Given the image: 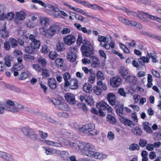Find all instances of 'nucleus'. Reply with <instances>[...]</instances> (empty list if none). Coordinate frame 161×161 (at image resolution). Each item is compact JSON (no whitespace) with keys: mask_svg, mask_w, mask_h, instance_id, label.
Returning a JSON list of instances; mask_svg holds the SVG:
<instances>
[{"mask_svg":"<svg viewBox=\"0 0 161 161\" xmlns=\"http://www.w3.org/2000/svg\"><path fill=\"white\" fill-rule=\"evenodd\" d=\"M76 150H80L83 154L89 157L96 159H104L107 157L106 155L98 152H95L94 146L91 143L77 141Z\"/></svg>","mask_w":161,"mask_h":161,"instance_id":"nucleus-1","label":"nucleus"},{"mask_svg":"<svg viewBox=\"0 0 161 161\" xmlns=\"http://www.w3.org/2000/svg\"><path fill=\"white\" fill-rule=\"evenodd\" d=\"M87 43H84L81 47V50L83 55L86 57H91L94 53V50L92 44L90 42H87Z\"/></svg>","mask_w":161,"mask_h":161,"instance_id":"nucleus-2","label":"nucleus"},{"mask_svg":"<svg viewBox=\"0 0 161 161\" xmlns=\"http://www.w3.org/2000/svg\"><path fill=\"white\" fill-rule=\"evenodd\" d=\"M138 17L139 18L142 20L144 21L147 20V17L152 20H156L158 22L161 21V19L160 18L156 16H153L150 14H148L146 13H144L143 12H139Z\"/></svg>","mask_w":161,"mask_h":161,"instance_id":"nucleus-3","label":"nucleus"},{"mask_svg":"<svg viewBox=\"0 0 161 161\" xmlns=\"http://www.w3.org/2000/svg\"><path fill=\"white\" fill-rule=\"evenodd\" d=\"M39 33L47 38H51L54 36L55 34L51 29L49 28L47 29L44 27H41L39 29Z\"/></svg>","mask_w":161,"mask_h":161,"instance_id":"nucleus-4","label":"nucleus"},{"mask_svg":"<svg viewBox=\"0 0 161 161\" xmlns=\"http://www.w3.org/2000/svg\"><path fill=\"white\" fill-rule=\"evenodd\" d=\"M21 130L23 134L31 139L35 138L34 132L32 129L27 127L21 128Z\"/></svg>","mask_w":161,"mask_h":161,"instance_id":"nucleus-5","label":"nucleus"},{"mask_svg":"<svg viewBox=\"0 0 161 161\" xmlns=\"http://www.w3.org/2000/svg\"><path fill=\"white\" fill-rule=\"evenodd\" d=\"M95 125L92 123L86 124L79 129L80 131H82L85 133H90L95 129Z\"/></svg>","mask_w":161,"mask_h":161,"instance_id":"nucleus-6","label":"nucleus"},{"mask_svg":"<svg viewBox=\"0 0 161 161\" xmlns=\"http://www.w3.org/2000/svg\"><path fill=\"white\" fill-rule=\"evenodd\" d=\"M97 108L99 110H107L110 113H112V108L106 103L102 101L97 103Z\"/></svg>","mask_w":161,"mask_h":161,"instance_id":"nucleus-7","label":"nucleus"},{"mask_svg":"<svg viewBox=\"0 0 161 161\" xmlns=\"http://www.w3.org/2000/svg\"><path fill=\"white\" fill-rule=\"evenodd\" d=\"M122 83V79L119 76L112 77L110 79L111 85L114 87H117Z\"/></svg>","mask_w":161,"mask_h":161,"instance_id":"nucleus-8","label":"nucleus"},{"mask_svg":"<svg viewBox=\"0 0 161 161\" xmlns=\"http://www.w3.org/2000/svg\"><path fill=\"white\" fill-rule=\"evenodd\" d=\"M2 104H5V105L10 109V110H7L13 112H18L17 108L14 107V103L13 102L8 100L6 102H2Z\"/></svg>","mask_w":161,"mask_h":161,"instance_id":"nucleus-9","label":"nucleus"},{"mask_svg":"<svg viewBox=\"0 0 161 161\" xmlns=\"http://www.w3.org/2000/svg\"><path fill=\"white\" fill-rule=\"evenodd\" d=\"M64 42L67 45H70L75 41V38L72 35H69L64 37L63 38Z\"/></svg>","mask_w":161,"mask_h":161,"instance_id":"nucleus-10","label":"nucleus"},{"mask_svg":"<svg viewBox=\"0 0 161 161\" xmlns=\"http://www.w3.org/2000/svg\"><path fill=\"white\" fill-rule=\"evenodd\" d=\"M111 36L109 37H107L104 36L99 35L97 40L100 42V45L102 47H104L105 44L107 42H108L109 40H111Z\"/></svg>","mask_w":161,"mask_h":161,"instance_id":"nucleus-11","label":"nucleus"},{"mask_svg":"<svg viewBox=\"0 0 161 161\" xmlns=\"http://www.w3.org/2000/svg\"><path fill=\"white\" fill-rule=\"evenodd\" d=\"M69 86L72 89H76L78 88V82L76 79H72L68 82V84L65 85L64 87H66Z\"/></svg>","mask_w":161,"mask_h":161,"instance_id":"nucleus-12","label":"nucleus"},{"mask_svg":"<svg viewBox=\"0 0 161 161\" xmlns=\"http://www.w3.org/2000/svg\"><path fill=\"white\" fill-rule=\"evenodd\" d=\"M74 26L79 31H81L84 33L88 35H90L92 32L90 29L87 30L85 27H82L81 25L79 23H75Z\"/></svg>","mask_w":161,"mask_h":161,"instance_id":"nucleus-13","label":"nucleus"},{"mask_svg":"<svg viewBox=\"0 0 161 161\" xmlns=\"http://www.w3.org/2000/svg\"><path fill=\"white\" fill-rule=\"evenodd\" d=\"M65 98L68 103L70 104L74 105L76 101L74 95L70 93H66L65 95Z\"/></svg>","mask_w":161,"mask_h":161,"instance_id":"nucleus-14","label":"nucleus"},{"mask_svg":"<svg viewBox=\"0 0 161 161\" xmlns=\"http://www.w3.org/2000/svg\"><path fill=\"white\" fill-rule=\"evenodd\" d=\"M58 142H55L48 140H45L44 142L47 145L54 146L57 147H62V143L59 141V139L58 140Z\"/></svg>","mask_w":161,"mask_h":161,"instance_id":"nucleus-15","label":"nucleus"},{"mask_svg":"<svg viewBox=\"0 0 161 161\" xmlns=\"http://www.w3.org/2000/svg\"><path fill=\"white\" fill-rule=\"evenodd\" d=\"M119 73L124 79H127L129 76L130 73L128 69L124 67L121 66L119 69Z\"/></svg>","mask_w":161,"mask_h":161,"instance_id":"nucleus-16","label":"nucleus"},{"mask_svg":"<svg viewBox=\"0 0 161 161\" xmlns=\"http://www.w3.org/2000/svg\"><path fill=\"white\" fill-rule=\"evenodd\" d=\"M150 59V56L149 55V53H147L146 57H141L140 58H138V60L141 65L144 66L145 63H148L149 62Z\"/></svg>","mask_w":161,"mask_h":161,"instance_id":"nucleus-17","label":"nucleus"},{"mask_svg":"<svg viewBox=\"0 0 161 161\" xmlns=\"http://www.w3.org/2000/svg\"><path fill=\"white\" fill-rule=\"evenodd\" d=\"M107 99L110 105L113 106L116 104L115 96L113 93L108 94L107 96Z\"/></svg>","mask_w":161,"mask_h":161,"instance_id":"nucleus-18","label":"nucleus"},{"mask_svg":"<svg viewBox=\"0 0 161 161\" xmlns=\"http://www.w3.org/2000/svg\"><path fill=\"white\" fill-rule=\"evenodd\" d=\"M42 75L43 78L48 77L52 73V69L50 68H45L42 69Z\"/></svg>","mask_w":161,"mask_h":161,"instance_id":"nucleus-19","label":"nucleus"},{"mask_svg":"<svg viewBox=\"0 0 161 161\" xmlns=\"http://www.w3.org/2000/svg\"><path fill=\"white\" fill-rule=\"evenodd\" d=\"M67 59L72 62H74L76 58V54L75 52L71 51L69 52L67 56Z\"/></svg>","mask_w":161,"mask_h":161,"instance_id":"nucleus-20","label":"nucleus"},{"mask_svg":"<svg viewBox=\"0 0 161 161\" xmlns=\"http://www.w3.org/2000/svg\"><path fill=\"white\" fill-rule=\"evenodd\" d=\"M40 22L44 28L47 27L49 25V18L47 17H41L40 19Z\"/></svg>","mask_w":161,"mask_h":161,"instance_id":"nucleus-21","label":"nucleus"},{"mask_svg":"<svg viewBox=\"0 0 161 161\" xmlns=\"http://www.w3.org/2000/svg\"><path fill=\"white\" fill-rule=\"evenodd\" d=\"M48 84L50 88L55 89L57 87V81L54 78H49L48 81Z\"/></svg>","mask_w":161,"mask_h":161,"instance_id":"nucleus-22","label":"nucleus"},{"mask_svg":"<svg viewBox=\"0 0 161 161\" xmlns=\"http://www.w3.org/2000/svg\"><path fill=\"white\" fill-rule=\"evenodd\" d=\"M42 148L44 149L45 153L47 155H51L54 153H58V150H57L45 147H43Z\"/></svg>","mask_w":161,"mask_h":161,"instance_id":"nucleus-23","label":"nucleus"},{"mask_svg":"<svg viewBox=\"0 0 161 161\" xmlns=\"http://www.w3.org/2000/svg\"><path fill=\"white\" fill-rule=\"evenodd\" d=\"M29 39L33 42V44L36 45V48H39L40 46V41L36 39L33 35H31L29 36Z\"/></svg>","mask_w":161,"mask_h":161,"instance_id":"nucleus-24","label":"nucleus"},{"mask_svg":"<svg viewBox=\"0 0 161 161\" xmlns=\"http://www.w3.org/2000/svg\"><path fill=\"white\" fill-rule=\"evenodd\" d=\"M39 48H36V45H34L33 44H31V46H27L25 48V52L28 53L32 54L34 53V50L35 49Z\"/></svg>","mask_w":161,"mask_h":161,"instance_id":"nucleus-25","label":"nucleus"},{"mask_svg":"<svg viewBox=\"0 0 161 161\" xmlns=\"http://www.w3.org/2000/svg\"><path fill=\"white\" fill-rule=\"evenodd\" d=\"M132 132L134 135L139 136L142 135V130L141 128L136 126L132 129Z\"/></svg>","mask_w":161,"mask_h":161,"instance_id":"nucleus-26","label":"nucleus"},{"mask_svg":"<svg viewBox=\"0 0 161 161\" xmlns=\"http://www.w3.org/2000/svg\"><path fill=\"white\" fill-rule=\"evenodd\" d=\"M58 10L57 8V9L55 10L53 9H50L46 10L47 12L50 15H53L55 17L58 18L60 16L59 14L58 13Z\"/></svg>","mask_w":161,"mask_h":161,"instance_id":"nucleus-27","label":"nucleus"},{"mask_svg":"<svg viewBox=\"0 0 161 161\" xmlns=\"http://www.w3.org/2000/svg\"><path fill=\"white\" fill-rule=\"evenodd\" d=\"M90 58L92 59V66L93 67H96L100 64V61L97 57L93 55Z\"/></svg>","mask_w":161,"mask_h":161,"instance_id":"nucleus-28","label":"nucleus"},{"mask_svg":"<svg viewBox=\"0 0 161 161\" xmlns=\"http://www.w3.org/2000/svg\"><path fill=\"white\" fill-rule=\"evenodd\" d=\"M120 120L123 122V123L125 125H127L128 126L130 127H132L134 126L132 121L128 119H125L124 117H121L120 118Z\"/></svg>","mask_w":161,"mask_h":161,"instance_id":"nucleus-29","label":"nucleus"},{"mask_svg":"<svg viewBox=\"0 0 161 161\" xmlns=\"http://www.w3.org/2000/svg\"><path fill=\"white\" fill-rule=\"evenodd\" d=\"M85 99L88 105L92 106L94 104V101L91 96L86 94L85 97Z\"/></svg>","mask_w":161,"mask_h":161,"instance_id":"nucleus-30","label":"nucleus"},{"mask_svg":"<svg viewBox=\"0 0 161 161\" xmlns=\"http://www.w3.org/2000/svg\"><path fill=\"white\" fill-rule=\"evenodd\" d=\"M16 17L20 20H24L26 16V13L23 11H21L19 12H17L16 14Z\"/></svg>","mask_w":161,"mask_h":161,"instance_id":"nucleus-31","label":"nucleus"},{"mask_svg":"<svg viewBox=\"0 0 161 161\" xmlns=\"http://www.w3.org/2000/svg\"><path fill=\"white\" fill-rule=\"evenodd\" d=\"M57 108L63 110H67L69 109L68 105L66 103L60 102L58 106H57Z\"/></svg>","mask_w":161,"mask_h":161,"instance_id":"nucleus-32","label":"nucleus"},{"mask_svg":"<svg viewBox=\"0 0 161 161\" xmlns=\"http://www.w3.org/2000/svg\"><path fill=\"white\" fill-rule=\"evenodd\" d=\"M63 144L65 145H69L71 147H73L76 150L77 147V141L74 142H71L67 140H64L63 141Z\"/></svg>","mask_w":161,"mask_h":161,"instance_id":"nucleus-33","label":"nucleus"},{"mask_svg":"<svg viewBox=\"0 0 161 161\" xmlns=\"http://www.w3.org/2000/svg\"><path fill=\"white\" fill-rule=\"evenodd\" d=\"M8 42L12 48H15L17 47L18 42L16 39L13 38H10Z\"/></svg>","mask_w":161,"mask_h":161,"instance_id":"nucleus-34","label":"nucleus"},{"mask_svg":"<svg viewBox=\"0 0 161 161\" xmlns=\"http://www.w3.org/2000/svg\"><path fill=\"white\" fill-rule=\"evenodd\" d=\"M5 27L3 29L0 30V36L3 38H5L8 36V32L6 30Z\"/></svg>","mask_w":161,"mask_h":161,"instance_id":"nucleus-35","label":"nucleus"},{"mask_svg":"<svg viewBox=\"0 0 161 161\" xmlns=\"http://www.w3.org/2000/svg\"><path fill=\"white\" fill-rule=\"evenodd\" d=\"M71 13L74 14V17L76 20L81 22H87L86 18L82 17L81 15L74 12H72Z\"/></svg>","mask_w":161,"mask_h":161,"instance_id":"nucleus-36","label":"nucleus"},{"mask_svg":"<svg viewBox=\"0 0 161 161\" xmlns=\"http://www.w3.org/2000/svg\"><path fill=\"white\" fill-rule=\"evenodd\" d=\"M143 129L147 133H152V130L150 127L149 123L147 122H144L143 124Z\"/></svg>","mask_w":161,"mask_h":161,"instance_id":"nucleus-37","label":"nucleus"},{"mask_svg":"<svg viewBox=\"0 0 161 161\" xmlns=\"http://www.w3.org/2000/svg\"><path fill=\"white\" fill-rule=\"evenodd\" d=\"M13 58L8 56H6L4 58L5 61V65H6L8 67H9L11 66V61H12Z\"/></svg>","mask_w":161,"mask_h":161,"instance_id":"nucleus-38","label":"nucleus"},{"mask_svg":"<svg viewBox=\"0 0 161 161\" xmlns=\"http://www.w3.org/2000/svg\"><path fill=\"white\" fill-rule=\"evenodd\" d=\"M29 74V73L28 72H22L18 76V79L19 80H25L28 77Z\"/></svg>","mask_w":161,"mask_h":161,"instance_id":"nucleus-39","label":"nucleus"},{"mask_svg":"<svg viewBox=\"0 0 161 161\" xmlns=\"http://www.w3.org/2000/svg\"><path fill=\"white\" fill-rule=\"evenodd\" d=\"M107 120L109 123L112 124H115L116 122L115 118L111 115H108L107 117Z\"/></svg>","mask_w":161,"mask_h":161,"instance_id":"nucleus-40","label":"nucleus"},{"mask_svg":"<svg viewBox=\"0 0 161 161\" xmlns=\"http://www.w3.org/2000/svg\"><path fill=\"white\" fill-rule=\"evenodd\" d=\"M82 37L81 36H78L77 40V45L79 46L80 45L81 43H82L83 44V45H85V44L84 43H87V42H90V41H87L86 39H84V40H82Z\"/></svg>","mask_w":161,"mask_h":161,"instance_id":"nucleus-41","label":"nucleus"},{"mask_svg":"<svg viewBox=\"0 0 161 161\" xmlns=\"http://www.w3.org/2000/svg\"><path fill=\"white\" fill-rule=\"evenodd\" d=\"M92 88L89 83H85L83 87V90L86 92H90L92 91Z\"/></svg>","mask_w":161,"mask_h":161,"instance_id":"nucleus-42","label":"nucleus"},{"mask_svg":"<svg viewBox=\"0 0 161 161\" xmlns=\"http://www.w3.org/2000/svg\"><path fill=\"white\" fill-rule=\"evenodd\" d=\"M64 64L63 60L61 58H57L55 62V64L58 67H62Z\"/></svg>","mask_w":161,"mask_h":161,"instance_id":"nucleus-43","label":"nucleus"},{"mask_svg":"<svg viewBox=\"0 0 161 161\" xmlns=\"http://www.w3.org/2000/svg\"><path fill=\"white\" fill-rule=\"evenodd\" d=\"M64 79L65 81V83L64 86L67 85L68 84L69 82V80L70 78V75L69 73L65 72L63 75Z\"/></svg>","mask_w":161,"mask_h":161,"instance_id":"nucleus-44","label":"nucleus"},{"mask_svg":"<svg viewBox=\"0 0 161 161\" xmlns=\"http://www.w3.org/2000/svg\"><path fill=\"white\" fill-rule=\"evenodd\" d=\"M58 153L59 152L60 156L63 158L64 160H66L68 159V153L65 151H60L58 150Z\"/></svg>","mask_w":161,"mask_h":161,"instance_id":"nucleus-45","label":"nucleus"},{"mask_svg":"<svg viewBox=\"0 0 161 161\" xmlns=\"http://www.w3.org/2000/svg\"><path fill=\"white\" fill-rule=\"evenodd\" d=\"M115 44V43L114 42L111 41L110 43H109L108 42L105 44L104 48L107 50L109 49L110 47L112 49H113L114 48Z\"/></svg>","mask_w":161,"mask_h":161,"instance_id":"nucleus-46","label":"nucleus"},{"mask_svg":"<svg viewBox=\"0 0 161 161\" xmlns=\"http://www.w3.org/2000/svg\"><path fill=\"white\" fill-rule=\"evenodd\" d=\"M37 61L38 63L43 67H45L47 64L46 60L42 57H40L38 58Z\"/></svg>","mask_w":161,"mask_h":161,"instance_id":"nucleus-47","label":"nucleus"},{"mask_svg":"<svg viewBox=\"0 0 161 161\" xmlns=\"http://www.w3.org/2000/svg\"><path fill=\"white\" fill-rule=\"evenodd\" d=\"M140 147L137 144L132 143L131 144L129 147V149L130 151H134L136 150H139Z\"/></svg>","mask_w":161,"mask_h":161,"instance_id":"nucleus-48","label":"nucleus"},{"mask_svg":"<svg viewBox=\"0 0 161 161\" xmlns=\"http://www.w3.org/2000/svg\"><path fill=\"white\" fill-rule=\"evenodd\" d=\"M64 49V43L60 42L57 44V49L58 51H63Z\"/></svg>","mask_w":161,"mask_h":161,"instance_id":"nucleus-49","label":"nucleus"},{"mask_svg":"<svg viewBox=\"0 0 161 161\" xmlns=\"http://www.w3.org/2000/svg\"><path fill=\"white\" fill-rule=\"evenodd\" d=\"M5 104H2L1 103L0 104V114H3L5 110H10V109L6 107Z\"/></svg>","mask_w":161,"mask_h":161,"instance_id":"nucleus-50","label":"nucleus"},{"mask_svg":"<svg viewBox=\"0 0 161 161\" xmlns=\"http://www.w3.org/2000/svg\"><path fill=\"white\" fill-rule=\"evenodd\" d=\"M129 22L128 23V25H130L132 26H136L137 25L140 29L142 28V27L141 25L139 23H137V22L135 21H130L129 20Z\"/></svg>","mask_w":161,"mask_h":161,"instance_id":"nucleus-51","label":"nucleus"},{"mask_svg":"<svg viewBox=\"0 0 161 161\" xmlns=\"http://www.w3.org/2000/svg\"><path fill=\"white\" fill-rule=\"evenodd\" d=\"M96 76L97 80H102L104 79L103 74L100 71H98L97 72V73Z\"/></svg>","mask_w":161,"mask_h":161,"instance_id":"nucleus-52","label":"nucleus"},{"mask_svg":"<svg viewBox=\"0 0 161 161\" xmlns=\"http://www.w3.org/2000/svg\"><path fill=\"white\" fill-rule=\"evenodd\" d=\"M24 59L25 61H29L31 62L34 60V57L30 55L26 54L24 56Z\"/></svg>","mask_w":161,"mask_h":161,"instance_id":"nucleus-53","label":"nucleus"},{"mask_svg":"<svg viewBox=\"0 0 161 161\" xmlns=\"http://www.w3.org/2000/svg\"><path fill=\"white\" fill-rule=\"evenodd\" d=\"M117 109L116 112L118 115L120 116L123 112L124 107L123 105L120 104L119 105Z\"/></svg>","mask_w":161,"mask_h":161,"instance_id":"nucleus-54","label":"nucleus"},{"mask_svg":"<svg viewBox=\"0 0 161 161\" xmlns=\"http://www.w3.org/2000/svg\"><path fill=\"white\" fill-rule=\"evenodd\" d=\"M119 46L120 48L123 50L124 52L127 53H130L129 50L123 44L121 43H119Z\"/></svg>","mask_w":161,"mask_h":161,"instance_id":"nucleus-55","label":"nucleus"},{"mask_svg":"<svg viewBox=\"0 0 161 161\" xmlns=\"http://www.w3.org/2000/svg\"><path fill=\"white\" fill-rule=\"evenodd\" d=\"M49 28L52 31H53V32L55 34L57 31H59V26L56 24H54L51 25Z\"/></svg>","mask_w":161,"mask_h":161,"instance_id":"nucleus-56","label":"nucleus"},{"mask_svg":"<svg viewBox=\"0 0 161 161\" xmlns=\"http://www.w3.org/2000/svg\"><path fill=\"white\" fill-rule=\"evenodd\" d=\"M96 75L95 74H91L88 78V81L91 84L93 83L95 80Z\"/></svg>","mask_w":161,"mask_h":161,"instance_id":"nucleus-57","label":"nucleus"},{"mask_svg":"<svg viewBox=\"0 0 161 161\" xmlns=\"http://www.w3.org/2000/svg\"><path fill=\"white\" fill-rule=\"evenodd\" d=\"M58 54L55 52L52 51L49 53V57L52 60H54L58 57Z\"/></svg>","mask_w":161,"mask_h":161,"instance_id":"nucleus-58","label":"nucleus"},{"mask_svg":"<svg viewBox=\"0 0 161 161\" xmlns=\"http://www.w3.org/2000/svg\"><path fill=\"white\" fill-rule=\"evenodd\" d=\"M32 2L34 3H38L44 8L47 7L46 4L42 1L40 0H31Z\"/></svg>","mask_w":161,"mask_h":161,"instance_id":"nucleus-59","label":"nucleus"},{"mask_svg":"<svg viewBox=\"0 0 161 161\" xmlns=\"http://www.w3.org/2000/svg\"><path fill=\"white\" fill-rule=\"evenodd\" d=\"M125 80L126 81L129 82V83H134L136 81L135 77L133 76H131L130 74L128 78L125 79Z\"/></svg>","mask_w":161,"mask_h":161,"instance_id":"nucleus-60","label":"nucleus"},{"mask_svg":"<svg viewBox=\"0 0 161 161\" xmlns=\"http://www.w3.org/2000/svg\"><path fill=\"white\" fill-rule=\"evenodd\" d=\"M23 66L20 65L19 64H16L14 65L12 69V71H19L21 70L23 68Z\"/></svg>","mask_w":161,"mask_h":161,"instance_id":"nucleus-61","label":"nucleus"},{"mask_svg":"<svg viewBox=\"0 0 161 161\" xmlns=\"http://www.w3.org/2000/svg\"><path fill=\"white\" fill-rule=\"evenodd\" d=\"M33 68L38 73L41 72L42 69L38 64H35L33 65Z\"/></svg>","mask_w":161,"mask_h":161,"instance_id":"nucleus-62","label":"nucleus"},{"mask_svg":"<svg viewBox=\"0 0 161 161\" xmlns=\"http://www.w3.org/2000/svg\"><path fill=\"white\" fill-rule=\"evenodd\" d=\"M118 18L119 21L125 24V25H128V23L129 22L128 20L127 19L121 16L119 17Z\"/></svg>","mask_w":161,"mask_h":161,"instance_id":"nucleus-63","label":"nucleus"},{"mask_svg":"<svg viewBox=\"0 0 161 161\" xmlns=\"http://www.w3.org/2000/svg\"><path fill=\"white\" fill-rule=\"evenodd\" d=\"M94 92L97 95H99L102 92V90L99 86H96L94 88Z\"/></svg>","mask_w":161,"mask_h":161,"instance_id":"nucleus-64","label":"nucleus"}]
</instances>
